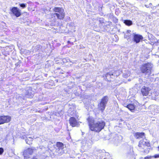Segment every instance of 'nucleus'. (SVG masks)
Masks as SVG:
<instances>
[{
	"label": "nucleus",
	"instance_id": "f257e3e1",
	"mask_svg": "<svg viewBox=\"0 0 159 159\" xmlns=\"http://www.w3.org/2000/svg\"><path fill=\"white\" fill-rule=\"evenodd\" d=\"M89 129L92 131L99 133L103 129L106 125L105 122L103 120L95 122L94 119L89 116L87 119Z\"/></svg>",
	"mask_w": 159,
	"mask_h": 159
},
{
	"label": "nucleus",
	"instance_id": "f03ea898",
	"mask_svg": "<svg viewBox=\"0 0 159 159\" xmlns=\"http://www.w3.org/2000/svg\"><path fill=\"white\" fill-rule=\"evenodd\" d=\"M54 13L50 14V19L54 22L57 20H63L65 17L64 10L62 7H55L53 9Z\"/></svg>",
	"mask_w": 159,
	"mask_h": 159
},
{
	"label": "nucleus",
	"instance_id": "7ed1b4c3",
	"mask_svg": "<svg viewBox=\"0 0 159 159\" xmlns=\"http://www.w3.org/2000/svg\"><path fill=\"white\" fill-rule=\"evenodd\" d=\"M152 65L150 62L143 63L139 67L140 73L144 75H150L152 73Z\"/></svg>",
	"mask_w": 159,
	"mask_h": 159
},
{
	"label": "nucleus",
	"instance_id": "20e7f679",
	"mask_svg": "<svg viewBox=\"0 0 159 159\" xmlns=\"http://www.w3.org/2000/svg\"><path fill=\"white\" fill-rule=\"evenodd\" d=\"M108 100V96H104L101 99L99 103L98 104V109L102 112L105 110L107 104Z\"/></svg>",
	"mask_w": 159,
	"mask_h": 159
},
{
	"label": "nucleus",
	"instance_id": "39448f33",
	"mask_svg": "<svg viewBox=\"0 0 159 159\" xmlns=\"http://www.w3.org/2000/svg\"><path fill=\"white\" fill-rule=\"evenodd\" d=\"M138 147L140 150H143L146 147H150V143L149 141H144L143 139L141 140L139 142Z\"/></svg>",
	"mask_w": 159,
	"mask_h": 159
},
{
	"label": "nucleus",
	"instance_id": "423d86ee",
	"mask_svg": "<svg viewBox=\"0 0 159 159\" xmlns=\"http://www.w3.org/2000/svg\"><path fill=\"white\" fill-rule=\"evenodd\" d=\"M56 145L57 148L56 149V152L58 153V155H61L64 152L62 150L64 148L63 143L61 142H57Z\"/></svg>",
	"mask_w": 159,
	"mask_h": 159
},
{
	"label": "nucleus",
	"instance_id": "0eeeda50",
	"mask_svg": "<svg viewBox=\"0 0 159 159\" xmlns=\"http://www.w3.org/2000/svg\"><path fill=\"white\" fill-rule=\"evenodd\" d=\"M36 149L35 148H28L25 150L23 152V155L25 157L28 158L30 157V156L35 151Z\"/></svg>",
	"mask_w": 159,
	"mask_h": 159
},
{
	"label": "nucleus",
	"instance_id": "6e6552de",
	"mask_svg": "<svg viewBox=\"0 0 159 159\" xmlns=\"http://www.w3.org/2000/svg\"><path fill=\"white\" fill-rule=\"evenodd\" d=\"M11 117L9 116H0V125L9 123L11 120Z\"/></svg>",
	"mask_w": 159,
	"mask_h": 159
},
{
	"label": "nucleus",
	"instance_id": "1a4fd4ad",
	"mask_svg": "<svg viewBox=\"0 0 159 159\" xmlns=\"http://www.w3.org/2000/svg\"><path fill=\"white\" fill-rule=\"evenodd\" d=\"M10 11L11 14L16 17H19L21 15V10L17 7H12Z\"/></svg>",
	"mask_w": 159,
	"mask_h": 159
},
{
	"label": "nucleus",
	"instance_id": "9d476101",
	"mask_svg": "<svg viewBox=\"0 0 159 159\" xmlns=\"http://www.w3.org/2000/svg\"><path fill=\"white\" fill-rule=\"evenodd\" d=\"M69 122L70 125L73 127H78L80 126L79 122L73 117H71L69 118Z\"/></svg>",
	"mask_w": 159,
	"mask_h": 159
},
{
	"label": "nucleus",
	"instance_id": "9b49d317",
	"mask_svg": "<svg viewBox=\"0 0 159 159\" xmlns=\"http://www.w3.org/2000/svg\"><path fill=\"white\" fill-rule=\"evenodd\" d=\"M143 38L142 35L139 34H135L133 36V40L136 43H138L143 40Z\"/></svg>",
	"mask_w": 159,
	"mask_h": 159
},
{
	"label": "nucleus",
	"instance_id": "f8f14e48",
	"mask_svg": "<svg viewBox=\"0 0 159 159\" xmlns=\"http://www.w3.org/2000/svg\"><path fill=\"white\" fill-rule=\"evenodd\" d=\"M150 91V88L145 86H143L141 89V93L143 96H147Z\"/></svg>",
	"mask_w": 159,
	"mask_h": 159
},
{
	"label": "nucleus",
	"instance_id": "ddd939ff",
	"mask_svg": "<svg viewBox=\"0 0 159 159\" xmlns=\"http://www.w3.org/2000/svg\"><path fill=\"white\" fill-rule=\"evenodd\" d=\"M123 105L124 107L127 108L132 112H134L135 108V105L133 104L129 103L127 104L124 103L123 104Z\"/></svg>",
	"mask_w": 159,
	"mask_h": 159
},
{
	"label": "nucleus",
	"instance_id": "4468645a",
	"mask_svg": "<svg viewBox=\"0 0 159 159\" xmlns=\"http://www.w3.org/2000/svg\"><path fill=\"white\" fill-rule=\"evenodd\" d=\"M145 134L144 132H137L134 134V137L136 139H142L143 137H145Z\"/></svg>",
	"mask_w": 159,
	"mask_h": 159
},
{
	"label": "nucleus",
	"instance_id": "2eb2a0df",
	"mask_svg": "<svg viewBox=\"0 0 159 159\" xmlns=\"http://www.w3.org/2000/svg\"><path fill=\"white\" fill-rule=\"evenodd\" d=\"M113 74L111 72H108L103 75V77H104L106 80L107 81H110L111 80V76H113Z\"/></svg>",
	"mask_w": 159,
	"mask_h": 159
},
{
	"label": "nucleus",
	"instance_id": "dca6fc26",
	"mask_svg": "<svg viewBox=\"0 0 159 159\" xmlns=\"http://www.w3.org/2000/svg\"><path fill=\"white\" fill-rule=\"evenodd\" d=\"M25 95L27 98H32L33 96V95L32 93L31 90H27L25 94Z\"/></svg>",
	"mask_w": 159,
	"mask_h": 159
},
{
	"label": "nucleus",
	"instance_id": "f3484780",
	"mask_svg": "<svg viewBox=\"0 0 159 159\" xmlns=\"http://www.w3.org/2000/svg\"><path fill=\"white\" fill-rule=\"evenodd\" d=\"M123 22L125 25L128 26H130L132 24V21L130 20H124Z\"/></svg>",
	"mask_w": 159,
	"mask_h": 159
},
{
	"label": "nucleus",
	"instance_id": "a211bd4d",
	"mask_svg": "<svg viewBox=\"0 0 159 159\" xmlns=\"http://www.w3.org/2000/svg\"><path fill=\"white\" fill-rule=\"evenodd\" d=\"M28 4L30 3L28 7V10L29 11H30L33 9V4L31 2H28Z\"/></svg>",
	"mask_w": 159,
	"mask_h": 159
},
{
	"label": "nucleus",
	"instance_id": "6ab92c4d",
	"mask_svg": "<svg viewBox=\"0 0 159 159\" xmlns=\"http://www.w3.org/2000/svg\"><path fill=\"white\" fill-rule=\"evenodd\" d=\"M30 139L31 140H29V139H25V141L26 142V143L30 145L32 144V139L30 138Z\"/></svg>",
	"mask_w": 159,
	"mask_h": 159
},
{
	"label": "nucleus",
	"instance_id": "aec40b11",
	"mask_svg": "<svg viewBox=\"0 0 159 159\" xmlns=\"http://www.w3.org/2000/svg\"><path fill=\"white\" fill-rule=\"evenodd\" d=\"M26 3L25 4L24 3H22L19 4V5L20 7H22L23 8H24L26 7Z\"/></svg>",
	"mask_w": 159,
	"mask_h": 159
},
{
	"label": "nucleus",
	"instance_id": "412c9836",
	"mask_svg": "<svg viewBox=\"0 0 159 159\" xmlns=\"http://www.w3.org/2000/svg\"><path fill=\"white\" fill-rule=\"evenodd\" d=\"M152 157V156H148L146 157H145L144 159H150Z\"/></svg>",
	"mask_w": 159,
	"mask_h": 159
},
{
	"label": "nucleus",
	"instance_id": "4be33fe9",
	"mask_svg": "<svg viewBox=\"0 0 159 159\" xmlns=\"http://www.w3.org/2000/svg\"><path fill=\"white\" fill-rule=\"evenodd\" d=\"M152 157L154 158H159V154H155L154 156H152Z\"/></svg>",
	"mask_w": 159,
	"mask_h": 159
},
{
	"label": "nucleus",
	"instance_id": "5701e85b",
	"mask_svg": "<svg viewBox=\"0 0 159 159\" xmlns=\"http://www.w3.org/2000/svg\"><path fill=\"white\" fill-rule=\"evenodd\" d=\"M3 149L2 148H0V155L2 154L3 152Z\"/></svg>",
	"mask_w": 159,
	"mask_h": 159
},
{
	"label": "nucleus",
	"instance_id": "b1692460",
	"mask_svg": "<svg viewBox=\"0 0 159 159\" xmlns=\"http://www.w3.org/2000/svg\"><path fill=\"white\" fill-rule=\"evenodd\" d=\"M67 43H70V41H68V42H67Z\"/></svg>",
	"mask_w": 159,
	"mask_h": 159
},
{
	"label": "nucleus",
	"instance_id": "393cba45",
	"mask_svg": "<svg viewBox=\"0 0 159 159\" xmlns=\"http://www.w3.org/2000/svg\"><path fill=\"white\" fill-rule=\"evenodd\" d=\"M157 148L158 149V150L159 151V146L157 147Z\"/></svg>",
	"mask_w": 159,
	"mask_h": 159
},
{
	"label": "nucleus",
	"instance_id": "a878e982",
	"mask_svg": "<svg viewBox=\"0 0 159 159\" xmlns=\"http://www.w3.org/2000/svg\"><path fill=\"white\" fill-rule=\"evenodd\" d=\"M60 68H57V70H60Z\"/></svg>",
	"mask_w": 159,
	"mask_h": 159
},
{
	"label": "nucleus",
	"instance_id": "bb28decb",
	"mask_svg": "<svg viewBox=\"0 0 159 159\" xmlns=\"http://www.w3.org/2000/svg\"><path fill=\"white\" fill-rule=\"evenodd\" d=\"M143 152H145V150H144V151H143Z\"/></svg>",
	"mask_w": 159,
	"mask_h": 159
},
{
	"label": "nucleus",
	"instance_id": "cd10ccee",
	"mask_svg": "<svg viewBox=\"0 0 159 159\" xmlns=\"http://www.w3.org/2000/svg\"><path fill=\"white\" fill-rule=\"evenodd\" d=\"M72 43V44H73V43Z\"/></svg>",
	"mask_w": 159,
	"mask_h": 159
},
{
	"label": "nucleus",
	"instance_id": "c85d7f7f",
	"mask_svg": "<svg viewBox=\"0 0 159 159\" xmlns=\"http://www.w3.org/2000/svg\"><path fill=\"white\" fill-rule=\"evenodd\" d=\"M149 152V151H148V152Z\"/></svg>",
	"mask_w": 159,
	"mask_h": 159
}]
</instances>
